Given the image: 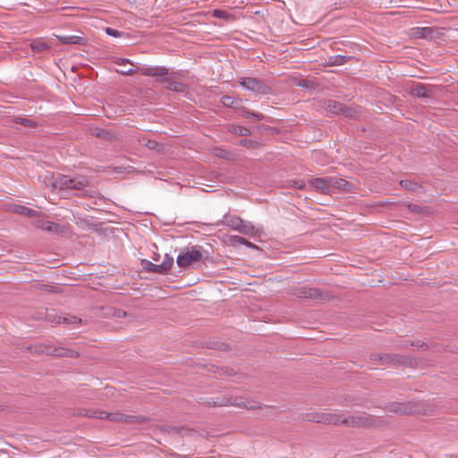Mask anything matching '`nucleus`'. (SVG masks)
<instances>
[{
  "label": "nucleus",
  "instance_id": "1",
  "mask_svg": "<svg viewBox=\"0 0 458 458\" xmlns=\"http://www.w3.org/2000/svg\"><path fill=\"white\" fill-rule=\"evenodd\" d=\"M144 76L156 77L157 81L160 83H166L165 88L171 91L187 94L189 87L182 82L175 81L177 72H170L169 69L164 66H145L138 69Z\"/></svg>",
  "mask_w": 458,
  "mask_h": 458
},
{
  "label": "nucleus",
  "instance_id": "2",
  "mask_svg": "<svg viewBox=\"0 0 458 458\" xmlns=\"http://www.w3.org/2000/svg\"><path fill=\"white\" fill-rule=\"evenodd\" d=\"M89 184V180L85 175H77L70 177L65 174H58L51 186L53 189H58L60 191L64 190H74L83 191Z\"/></svg>",
  "mask_w": 458,
  "mask_h": 458
},
{
  "label": "nucleus",
  "instance_id": "3",
  "mask_svg": "<svg viewBox=\"0 0 458 458\" xmlns=\"http://www.w3.org/2000/svg\"><path fill=\"white\" fill-rule=\"evenodd\" d=\"M27 350L31 353L36 354H47L56 357H68V358H77L79 356V352L63 347H55L50 344H35L27 346Z\"/></svg>",
  "mask_w": 458,
  "mask_h": 458
},
{
  "label": "nucleus",
  "instance_id": "4",
  "mask_svg": "<svg viewBox=\"0 0 458 458\" xmlns=\"http://www.w3.org/2000/svg\"><path fill=\"white\" fill-rule=\"evenodd\" d=\"M86 417H92L98 419H106L111 421H120L125 423H143L147 420L142 416L126 415L120 412H106L103 411H85L84 413H80Z\"/></svg>",
  "mask_w": 458,
  "mask_h": 458
},
{
  "label": "nucleus",
  "instance_id": "5",
  "mask_svg": "<svg viewBox=\"0 0 458 458\" xmlns=\"http://www.w3.org/2000/svg\"><path fill=\"white\" fill-rule=\"evenodd\" d=\"M222 223L224 225L248 236H252L256 233L255 226L250 222L242 220L240 216L226 215L224 216Z\"/></svg>",
  "mask_w": 458,
  "mask_h": 458
},
{
  "label": "nucleus",
  "instance_id": "6",
  "mask_svg": "<svg viewBox=\"0 0 458 458\" xmlns=\"http://www.w3.org/2000/svg\"><path fill=\"white\" fill-rule=\"evenodd\" d=\"M369 360L375 365H404L411 364V360L408 357L394 353H372Z\"/></svg>",
  "mask_w": 458,
  "mask_h": 458
},
{
  "label": "nucleus",
  "instance_id": "7",
  "mask_svg": "<svg viewBox=\"0 0 458 458\" xmlns=\"http://www.w3.org/2000/svg\"><path fill=\"white\" fill-rule=\"evenodd\" d=\"M206 403L209 407H216V406L221 407V406H227V405L245 407L247 409H257V408L260 407L258 403L251 404L250 402H246V401H243L242 398L233 397V396H230V397L222 396V397H216V399L208 398V399H207Z\"/></svg>",
  "mask_w": 458,
  "mask_h": 458
},
{
  "label": "nucleus",
  "instance_id": "8",
  "mask_svg": "<svg viewBox=\"0 0 458 458\" xmlns=\"http://www.w3.org/2000/svg\"><path fill=\"white\" fill-rule=\"evenodd\" d=\"M202 258V248L200 246L195 245L182 251L178 255L176 262L180 267L186 268L193 263L201 260Z\"/></svg>",
  "mask_w": 458,
  "mask_h": 458
},
{
  "label": "nucleus",
  "instance_id": "9",
  "mask_svg": "<svg viewBox=\"0 0 458 458\" xmlns=\"http://www.w3.org/2000/svg\"><path fill=\"white\" fill-rule=\"evenodd\" d=\"M239 84L258 94L261 95H271L273 89L270 86L266 84L262 80L251 77H242L239 79Z\"/></svg>",
  "mask_w": 458,
  "mask_h": 458
},
{
  "label": "nucleus",
  "instance_id": "10",
  "mask_svg": "<svg viewBox=\"0 0 458 458\" xmlns=\"http://www.w3.org/2000/svg\"><path fill=\"white\" fill-rule=\"evenodd\" d=\"M305 420L316 423L339 425L340 415L330 412H310L305 415Z\"/></svg>",
  "mask_w": 458,
  "mask_h": 458
},
{
  "label": "nucleus",
  "instance_id": "11",
  "mask_svg": "<svg viewBox=\"0 0 458 458\" xmlns=\"http://www.w3.org/2000/svg\"><path fill=\"white\" fill-rule=\"evenodd\" d=\"M292 294L301 299L318 300L323 298V293L319 289L308 286L294 287L292 290Z\"/></svg>",
  "mask_w": 458,
  "mask_h": 458
},
{
  "label": "nucleus",
  "instance_id": "12",
  "mask_svg": "<svg viewBox=\"0 0 458 458\" xmlns=\"http://www.w3.org/2000/svg\"><path fill=\"white\" fill-rule=\"evenodd\" d=\"M435 86L425 85L420 82H415L410 89V94L419 98H431L434 97Z\"/></svg>",
  "mask_w": 458,
  "mask_h": 458
},
{
  "label": "nucleus",
  "instance_id": "13",
  "mask_svg": "<svg viewBox=\"0 0 458 458\" xmlns=\"http://www.w3.org/2000/svg\"><path fill=\"white\" fill-rule=\"evenodd\" d=\"M372 423V419L364 415H352L344 419L340 418V423L348 427L365 428Z\"/></svg>",
  "mask_w": 458,
  "mask_h": 458
},
{
  "label": "nucleus",
  "instance_id": "14",
  "mask_svg": "<svg viewBox=\"0 0 458 458\" xmlns=\"http://www.w3.org/2000/svg\"><path fill=\"white\" fill-rule=\"evenodd\" d=\"M310 184L320 193H329L331 191L330 177L310 179Z\"/></svg>",
  "mask_w": 458,
  "mask_h": 458
},
{
  "label": "nucleus",
  "instance_id": "15",
  "mask_svg": "<svg viewBox=\"0 0 458 458\" xmlns=\"http://www.w3.org/2000/svg\"><path fill=\"white\" fill-rule=\"evenodd\" d=\"M174 264V259L168 254L165 255L164 260L161 264H154V272L157 274L165 275L166 274Z\"/></svg>",
  "mask_w": 458,
  "mask_h": 458
},
{
  "label": "nucleus",
  "instance_id": "16",
  "mask_svg": "<svg viewBox=\"0 0 458 458\" xmlns=\"http://www.w3.org/2000/svg\"><path fill=\"white\" fill-rule=\"evenodd\" d=\"M342 104L335 100L326 99L321 102V107L333 114H340Z\"/></svg>",
  "mask_w": 458,
  "mask_h": 458
},
{
  "label": "nucleus",
  "instance_id": "17",
  "mask_svg": "<svg viewBox=\"0 0 458 458\" xmlns=\"http://www.w3.org/2000/svg\"><path fill=\"white\" fill-rule=\"evenodd\" d=\"M390 412L394 413H411L413 411L411 403H393L387 407Z\"/></svg>",
  "mask_w": 458,
  "mask_h": 458
},
{
  "label": "nucleus",
  "instance_id": "18",
  "mask_svg": "<svg viewBox=\"0 0 458 458\" xmlns=\"http://www.w3.org/2000/svg\"><path fill=\"white\" fill-rule=\"evenodd\" d=\"M330 183L331 191L336 189L344 191H349L352 189V184L343 178L330 177Z\"/></svg>",
  "mask_w": 458,
  "mask_h": 458
},
{
  "label": "nucleus",
  "instance_id": "19",
  "mask_svg": "<svg viewBox=\"0 0 458 458\" xmlns=\"http://www.w3.org/2000/svg\"><path fill=\"white\" fill-rule=\"evenodd\" d=\"M34 224L37 228H40L47 232H57L59 229L58 224L43 219H38Z\"/></svg>",
  "mask_w": 458,
  "mask_h": 458
},
{
  "label": "nucleus",
  "instance_id": "20",
  "mask_svg": "<svg viewBox=\"0 0 458 458\" xmlns=\"http://www.w3.org/2000/svg\"><path fill=\"white\" fill-rule=\"evenodd\" d=\"M58 39L67 45H85L87 43V39L80 36H60Z\"/></svg>",
  "mask_w": 458,
  "mask_h": 458
},
{
  "label": "nucleus",
  "instance_id": "21",
  "mask_svg": "<svg viewBox=\"0 0 458 458\" xmlns=\"http://www.w3.org/2000/svg\"><path fill=\"white\" fill-rule=\"evenodd\" d=\"M138 141L140 145L147 147L149 149L160 151L162 145L154 140L148 139L145 135H140L138 138Z\"/></svg>",
  "mask_w": 458,
  "mask_h": 458
},
{
  "label": "nucleus",
  "instance_id": "22",
  "mask_svg": "<svg viewBox=\"0 0 458 458\" xmlns=\"http://www.w3.org/2000/svg\"><path fill=\"white\" fill-rule=\"evenodd\" d=\"M341 107L340 114L349 119L355 118L360 113L358 106H347L343 103Z\"/></svg>",
  "mask_w": 458,
  "mask_h": 458
},
{
  "label": "nucleus",
  "instance_id": "23",
  "mask_svg": "<svg viewBox=\"0 0 458 458\" xmlns=\"http://www.w3.org/2000/svg\"><path fill=\"white\" fill-rule=\"evenodd\" d=\"M30 47L33 52L39 54L47 50L49 48V46H47V43L43 40L37 39L30 43Z\"/></svg>",
  "mask_w": 458,
  "mask_h": 458
},
{
  "label": "nucleus",
  "instance_id": "24",
  "mask_svg": "<svg viewBox=\"0 0 458 458\" xmlns=\"http://www.w3.org/2000/svg\"><path fill=\"white\" fill-rule=\"evenodd\" d=\"M229 131L233 134L240 135V136L250 135V131L248 128L242 126V125H237V124H231L229 126Z\"/></svg>",
  "mask_w": 458,
  "mask_h": 458
},
{
  "label": "nucleus",
  "instance_id": "25",
  "mask_svg": "<svg viewBox=\"0 0 458 458\" xmlns=\"http://www.w3.org/2000/svg\"><path fill=\"white\" fill-rule=\"evenodd\" d=\"M350 58L351 56L342 55H333L329 57L328 64L331 66L342 65L345 64Z\"/></svg>",
  "mask_w": 458,
  "mask_h": 458
},
{
  "label": "nucleus",
  "instance_id": "26",
  "mask_svg": "<svg viewBox=\"0 0 458 458\" xmlns=\"http://www.w3.org/2000/svg\"><path fill=\"white\" fill-rule=\"evenodd\" d=\"M14 212L17 213V214H20V215H23V216H28V217H34V216H38V211H36L34 209H31V208H29L24 207V206H17L14 208Z\"/></svg>",
  "mask_w": 458,
  "mask_h": 458
},
{
  "label": "nucleus",
  "instance_id": "27",
  "mask_svg": "<svg viewBox=\"0 0 458 458\" xmlns=\"http://www.w3.org/2000/svg\"><path fill=\"white\" fill-rule=\"evenodd\" d=\"M13 123H15L17 124H21L25 127H30V128H35L38 126L37 122H35L34 120L21 117V116H17V117L13 118Z\"/></svg>",
  "mask_w": 458,
  "mask_h": 458
},
{
  "label": "nucleus",
  "instance_id": "28",
  "mask_svg": "<svg viewBox=\"0 0 458 458\" xmlns=\"http://www.w3.org/2000/svg\"><path fill=\"white\" fill-rule=\"evenodd\" d=\"M212 16L217 19H222L225 21H231L233 20L234 17L231 13H227L226 11L216 9L212 12Z\"/></svg>",
  "mask_w": 458,
  "mask_h": 458
},
{
  "label": "nucleus",
  "instance_id": "29",
  "mask_svg": "<svg viewBox=\"0 0 458 458\" xmlns=\"http://www.w3.org/2000/svg\"><path fill=\"white\" fill-rule=\"evenodd\" d=\"M231 242L233 244H242V245H246L247 247H250V248H256L255 244H253L252 242H249L245 238H243L242 236H238V235L232 236L231 237Z\"/></svg>",
  "mask_w": 458,
  "mask_h": 458
},
{
  "label": "nucleus",
  "instance_id": "30",
  "mask_svg": "<svg viewBox=\"0 0 458 458\" xmlns=\"http://www.w3.org/2000/svg\"><path fill=\"white\" fill-rule=\"evenodd\" d=\"M400 185L402 186V188L411 191H416L418 189L420 188V186L418 183L411 182L410 180L400 181Z\"/></svg>",
  "mask_w": 458,
  "mask_h": 458
},
{
  "label": "nucleus",
  "instance_id": "31",
  "mask_svg": "<svg viewBox=\"0 0 458 458\" xmlns=\"http://www.w3.org/2000/svg\"><path fill=\"white\" fill-rule=\"evenodd\" d=\"M242 115L246 119H252V120H257V121H259V120H262L265 118L264 114L253 113L247 109L242 110Z\"/></svg>",
  "mask_w": 458,
  "mask_h": 458
},
{
  "label": "nucleus",
  "instance_id": "32",
  "mask_svg": "<svg viewBox=\"0 0 458 458\" xmlns=\"http://www.w3.org/2000/svg\"><path fill=\"white\" fill-rule=\"evenodd\" d=\"M239 144L241 146L246 147L248 148H257L259 147V142L249 140V139H242L239 141Z\"/></svg>",
  "mask_w": 458,
  "mask_h": 458
},
{
  "label": "nucleus",
  "instance_id": "33",
  "mask_svg": "<svg viewBox=\"0 0 458 458\" xmlns=\"http://www.w3.org/2000/svg\"><path fill=\"white\" fill-rule=\"evenodd\" d=\"M220 102L225 106H227V107H233L234 106V104H235V100L233 98L230 97V96H223L221 98V100Z\"/></svg>",
  "mask_w": 458,
  "mask_h": 458
},
{
  "label": "nucleus",
  "instance_id": "34",
  "mask_svg": "<svg viewBox=\"0 0 458 458\" xmlns=\"http://www.w3.org/2000/svg\"><path fill=\"white\" fill-rule=\"evenodd\" d=\"M106 315H112L117 318H123L126 316V312L122 310H114L113 308H108Z\"/></svg>",
  "mask_w": 458,
  "mask_h": 458
},
{
  "label": "nucleus",
  "instance_id": "35",
  "mask_svg": "<svg viewBox=\"0 0 458 458\" xmlns=\"http://www.w3.org/2000/svg\"><path fill=\"white\" fill-rule=\"evenodd\" d=\"M141 265L143 267V269L147 272H154V263H152L151 261L149 260H147V259H142L141 260Z\"/></svg>",
  "mask_w": 458,
  "mask_h": 458
},
{
  "label": "nucleus",
  "instance_id": "36",
  "mask_svg": "<svg viewBox=\"0 0 458 458\" xmlns=\"http://www.w3.org/2000/svg\"><path fill=\"white\" fill-rule=\"evenodd\" d=\"M408 208L409 210H411V212L413 213H416V214H421L424 212V209L425 208L424 207H421V206H419V205H416V204H408Z\"/></svg>",
  "mask_w": 458,
  "mask_h": 458
},
{
  "label": "nucleus",
  "instance_id": "37",
  "mask_svg": "<svg viewBox=\"0 0 458 458\" xmlns=\"http://www.w3.org/2000/svg\"><path fill=\"white\" fill-rule=\"evenodd\" d=\"M106 32L109 36H112V37H114V38L120 37L122 35L121 31H119L117 30H114L113 28H110V27L106 28Z\"/></svg>",
  "mask_w": 458,
  "mask_h": 458
},
{
  "label": "nucleus",
  "instance_id": "38",
  "mask_svg": "<svg viewBox=\"0 0 458 458\" xmlns=\"http://www.w3.org/2000/svg\"><path fill=\"white\" fill-rule=\"evenodd\" d=\"M410 345L416 347V348H421V349H426L428 347L427 344L422 341H416V342L411 341V342H410Z\"/></svg>",
  "mask_w": 458,
  "mask_h": 458
},
{
  "label": "nucleus",
  "instance_id": "39",
  "mask_svg": "<svg viewBox=\"0 0 458 458\" xmlns=\"http://www.w3.org/2000/svg\"><path fill=\"white\" fill-rule=\"evenodd\" d=\"M418 30H419L418 37H420V38H427L428 33H430L429 28H421V29H418Z\"/></svg>",
  "mask_w": 458,
  "mask_h": 458
},
{
  "label": "nucleus",
  "instance_id": "40",
  "mask_svg": "<svg viewBox=\"0 0 458 458\" xmlns=\"http://www.w3.org/2000/svg\"><path fill=\"white\" fill-rule=\"evenodd\" d=\"M293 187L299 190H303L305 188V182L302 180H294L293 181Z\"/></svg>",
  "mask_w": 458,
  "mask_h": 458
},
{
  "label": "nucleus",
  "instance_id": "41",
  "mask_svg": "<svg viewBox=\"0 0 458 458\" xmlns=\"http://www.w3.org/2000/svg\"><path fill=\"white\" fill-rule=\"evenodd\" d=\"M221 374H225L227 376H233L235 375V371L233 369L230 368H221L220 369Z\"/></svg>",
  "mask_w": 458,
  "mask_h": 458
},
{
  "label": "nucleus",
  "instance_id": "42",
  "mask_svg": "<svg viewBox=\"0 0 458 458\" xmlns=\"http://www.w3.org/2000/svg\"><path fill=\"white\" fill-rule=\"evenodd\" d=\"M137 72V70H134L132 68L131 69H128V70H121L119 71V72L123 75H132L134 74L135 72Z\"/></svg>",
  "mask_w": 458,
  "mask_h": 458
},
{
  "label": "nucleus",
  "instance_id": "43",
  "mask_svg": "<svg viewBox=\"0 0 458 458\" xmlns=\"http://www.w3.org/2000/svg\"><path fill=\"white\" fill-rule=\"evenodd\" d=\"M216 156L225 158L228 156V152L224 149H216Z\"/></svg>",
  "mask_w": 458,
  "mask_h": 458
},
{
  "label": "nucleus",
  "instance_id": "44",
  "mask_svg": "<svg viewBox=\"0 0 458 458\" xmlns=\"http://www.w3.org/2000/svg\"><path fill=\"white\" fill-rule=\"evenodd\" d=\"M109 134L108 131H105V130H99L97 133H96V136L98 137V138H106L107 135Z\"/></svg>",
  "mask_w": 458,
  "mask_h": 458
},
{
  "label": "nucleus",
  "instance_id": "45",
  "mask_svg": "<svg viewBox=\"0 0 458 458\" xmlns=\"http://www.w3.org/2000/svg\"><path fill=\"white\" fill-rule=\"evenodd\" d=\"M399 346L402 347V348H407V347H409L411 345H410V342L409 341H402L400 343Z\"/></svg>",
  "mask_w": 458,
  "mask_h": 458
},
{
  "label": "nucleus",
  "instance_id": "46",
  "mask_svg": "<svg viewBox=\"0 0 458 458\" xmlns=\"http://www.w3.org/2000/svg\"><path fill=\"white\" fill-rule=\"evenodd\" d=\"M116 64L119 65H123V64H130V61L128 59H119L116 62Z\"/></svg>",
  "mask_w": 458,
  "mask_h": 458
},
{
  "label": "nucleus",
  "instance_id": "47",
  "mask_svg": "<svg viewBox=\"0 0 458 458\" xmlns=\"http://www.w3.org/2000/svg\"><path fill=\"white\" fill-rule=\"evenodd\" d=\"M153 259L155 261H158L160 259V256L159 255H155V257L153 258Z\"/></svg>",
  "mask_w": 458,
  "mask_h": 458
},
{
  "label": "nucleus",
  "instance_id": "48",
  "mask_svg": "<svg viewBox=\"0 0 458 458\" xmlns=\"http://www.w3.org/2000/svg\"><path fill=\"white\" fill-rule=\"evenodd\" d=\"M299 85H300V86H305V85H306V81H303V82H300V84H299Z\"/></svg>",
  "mask_w": 458,
  "mask_h": 458
},
{
  "label": "nucleus",
  "instance_id": "49",
  "mask_svg": "<svg viewBox=\"0 0 458 458\" xmlns=\"http://www.w3.org/2000/svg\"><path fill=\"white\" fill-rule=\"evenodd\" d=\"M64 323H70V321L67 318H64Z\"/></svg>",
  "mask_w": 458,
  "mask_h": 458
},
{
  "label": "nucleus",
  "instance_id": "50",
  "mask_svg": "<svg viewBox=\"0 0 458 458\" xmlns=\"http://www.w3.org/2000/svg\"><path fill=\"white\" fill-rule=\"evenodd\" d=\"M52 292H54V286H50Z\"/></svg>",
  "mask_w": 458,
  "mask_h": 458
}]
</instances>
